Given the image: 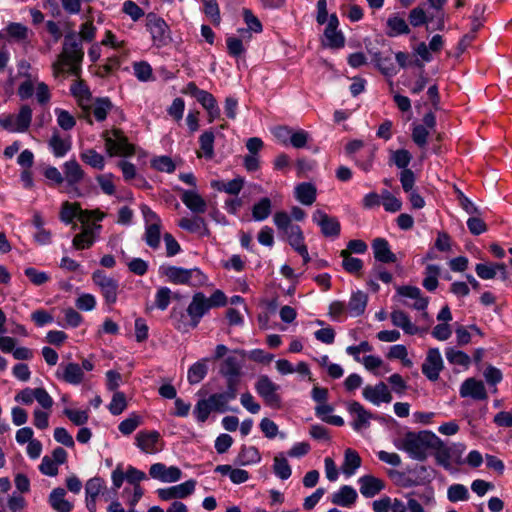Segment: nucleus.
<instances>
[{"label": "nucleus", "mask_w": 512, "mask_h": 512, "mask_svg": "<svg viewBox=\"0 0 512 512\" xmlns=\"http://www.w3.org/2000/svg\"><path fill=\"white\" fill-rule=\"evenodd\" d=\"M273 472L281 480H286L291 476V467L287 459L282 454H278L274 457Z\"/></svg>", "instance_id": "nucleus-46"}, {"label": "nucleus", "mask_w": 512, "mask_h": 512, "mask_svg": "<svg viewBox=\"0 0 512 512\" xmlns=\"http://www.w3.org/2000/svg\"><path fill=\"white\" fill-rule=\"evenodd\" d=\"M80 210V204L77 202L70 203L68 201L64 202L60 211V219L65 224H70L73 222L74 218H77V213Z\"/></svg>", "instance_id": "nucleus-56"}, {"label": "nucleus", "mask_w": 512, "mask_h": 512, "mask_svg": "<svg viewBox=\"0 0 512 512\" xmlns=\"http://www.w3.org/2000/svg\"><path fill=\"white\" fill-rule=\"evenodd\" d=\"M443 359L438 348H430L422 364V373L430 380L436 381L443 370Z\"/></svg>", "instance_id": "nucleus-13"}, {"label": "nucleus", "mask_w": 512, "mask_h": 512, "mask_svg": "<svg viewBox=\"0 0 512 512\" xmlns=\"http://www.w3.org/2000/svg\"><path fill=\"white\" fill-rule=\"evenodd\" d=\"M500 270L503 273L505 272V265L504 264H483L479 263L476 264L475 271L477 275L484 280H489L495 278L497 271Z\"/></svg>", "instance_id": "nucleus-52"}, {"label": "nucleus", "mask_w": 512, "mask_h": 512, "mask_svg": "<svg viewBox=\"0 0 512 512\" xmlns=\"http://www.w3.org/2000/svg\"><path fill=\"white\" fill-rule=\"evenodd\" d=\"M389 476L397 486L403 488H410L431 481L428 468L423 465L416 467L410 474L394 470L390 471Z\"/></svg>", "instance_id": "nucleus-7"}, {"label": "nucleus", "mask_w": 512, "mask_h": 512, "mask_svg": "<svg viewBox=\"0 0 512 512\" xmlns=\"http://www.w3.org/2000/svg\"><path fill=\"white\" fill-rule=\"evenodd\" d=\"M83 57L84 51L79 37L75 33L65 35L62 52L53 64L55 75L65 71L77 75Z\"/></svg>", "instance_id": "nucleus-3"}, {"label": "nucleus", "mask_w": 512, "mask_h": 512, "mask_svg": "<svg viewBox=\"0 0 512 512\" xmlns=\"http://www.w3.org/2000/svg\"><path fill=\"white\" fill-rule=\"evenodd\" d=\"M346 408L349 414L353 417L351 426L355 431H360L369 427L370 420L373 418V415L361 403L357 401H350L346 403Z\"/></svg>", "instance_id": "nucleus-14"}, {"label": "nucleus", "mask_w": 512, "mask_h": 512, "mask_svg": "<svg viewBox=\"0 0 512 512\" xmlns=\"http://www.w3.org/2000/svg\"><path fill=\"white\" fill-rule=\"evenodd\" d=\"M445 355L447 361L452 365H458L467 369L471 363V358L468 354L455 348H447Z\"/></svg>", "instance_id": "nucleus-45"}, {"label": "nucleus", "mask_w": 512, "mask_h": 512, "mask_svg": "<svg viewBox=\"0 0 512 512\" xmlns=\"http://www.w3.org/2000/svg\"><path fill=\"white\" fill-rule=\"evenodd\" d=\"M412 159L411 153L406 149H399L393 151L391 154V161L400 169H408V165L410 164Z\"/></svg>", "instance_id": "nucleus-63"}, {"label": "nucleus", "mask_w": 512, "mask_h": 512, "mask_svg": "<svg viewBox=\"0 0 512 512\" xmlns=\"http://www.w3.org/2000/svg\"><path fill=\"white\" fill-rule=\"evenodd\" d=\"M146 28L150 32L152 41L157 47H162L168 43L170 30L163 18L155 13H148L146 15Z\"/></svg>", "instance_id": "nucleus-10"}, {"label": "nucleus", "mask_w": 512, "mask_h": 512, "mask_svg": "<svg viewBox=\"0 0 512 512\" xmlns=\"http://www.w3.org/2000/svg\"><path fill=\"white\" fill-rule=\"evenodd\" d=\"M280 386L274 383L267 375H261L255 383V390L264 400L265 404L279 408L281 406V397L278 394Z\"/></svg>", "instance_id": "nucleus-9"}, {"label": "nucleus", "mask_w": 512, "mask_h": 512, "mask_svg": "<svg viewBox=\"0 0 512 512\" xmlns=\"http://www.w3.org/2000/svg\"><path fill=\"white\" fill-rule=\"evenodd\" d=\"M101 225L82 226L81 232L76 234L72 240V246L76 250H85L91 248L97 238Z\"/></svg>", "instance_id": "nucleus-18"}, {"label": "nucleus", "mask_w": 512, "mask_h": 512, "mask_svg": "<svg viewBox=\"0 0 512 512\" xmlns=\"http://www.w3.org/2000/svg\"><path fill=\"white\" fill-rule=\"evenodd\" d=\"M181 201L193 213L202 214L207 210L204 198L195 190H183Z\"/></svg>", "instance_id": "nucleus-25"}, {"label": "nucleus", "mask_w": 512, "mask_h": 512, "mask_svg": "<svg viewBox=\"0 0 512 512\" xmlns=\"http://www.w3.org/2000/svg\"><path fill=\"white\" fill-rule=\"evenodd\" d=\"M289 244L296 250L304 244V235L299 225L290 227L288 231L284 233Z\"/></svg>", "instance_id": "nucleus-61"}, {"label": "nucleus", "mask_w": 512, "mask_h": 512, "mask_svg": "<svg viewBox=\"0 0 512 512\" xmlns=\"http://www.w3.org/2000/svg\"><path fill=\"white\" fill-rule=\"evenodd\" d=\"M447 497L453 503L466 501L469 498V492L463 484H453L447 490Z\"/></svg>", "instance_id": "nucleus-58"}, {"label": "nucleus", "mask_w": 512, "mask_h": 512, "mask_svg": "<svg viewBox=\"0 0 512 512\" xmlns=\"http://www.w3.org/2000/svg\"><path fill=\"white\" fill-rule=\"evenodd\" d=\"M60 369L61 372H57V377L68 384L79 385L84 379V372L77 363L61 364Z\"/></svg>", "instance_id": "nucleus-23"}, {"label": "nucleus", "mask_w": 512, "mask_h": 512, "mask_svg": "<svg viewBox=\"0 0 512 512\" xmlns=\"http://www.w3.org/2000/svg\"><path fill=\"white\" fill-rule=\"evenodd\" d=\"M114 109V105L108 97H98L91 100L90 108L88 111L83 112V117L89 124H92L91 114L94 116L97 122H103L106 120L107 115Z\"/></svg>", "instance_id": "nucleus-15"}, {"label": "nucleus", "mask_w": 512, "mask_h": 512, "mask_svg": "<svg viewBox=\"0 0 512 512\" xmlns=\"http://www.w3.org/2000/svg\"><path fill=\"white\" fill-rule=\"evenodd\" d=\"M159 271L169 282L177 285L199 287L207 280L206 276L198 268L186 269L173 265H162Z\"/></svg>", "instance_id": "nucleus-4"}, {"label": "nucleus", "mask_w": 512, "mask_h": 512, "mask_svg": "<svg viewBox=\"0 0 512 512\" xmlns=\"http://www.w3.org/2000/svg\"><path fill=\"white\" fill-rule=\"evenodd\" d=\"M373 62L381 70L383 74L388 76L395 74V68L393 66L390 56L384 57L382 53L375 52L373 54Z\"/></svg>", "instance_id": "nucleus-57"}, {"label": "nucleus", "mask_w": 512, "mask_h": 512, "mask_svg": "<svg viewBox=\"0 0 512 512\" xmlns=\"http://www.w3.org/2000/svg\"><path fill=\"white\" fill-rule=\"evenodd\" d=\"M66 492L63 488H55L49 495V504L56 512H71L73 506L65 499Z\"/></svg>", "instance_id": "nucleus-35"}, {"label": "nucleus", "mask_w": 512, "mask_h": 512, "mask_svg": "<svg viewBox=\"0 0 512 512\" xmlns=\"http://www.w3.org/2000/svg\"><path fill=\"white\" fill-rule=\"evenodd\" d=\"M438 441L433 447H431L429 454L432 453L435 457L437 464L449 469L451 466V449L436 435Z\"/></svg>", "instance_id": "nucleus-33"}, {"label": "nucleus", "mask_w": 512, "mask_h": 512, "mask_svg": "<svg viewBox=\"0 0 512 512\" xmlns=\"http://www.w3.org/2000/svg\"><path fill=\"white\" fill-rule=\"evenodd\" d=\"M160 433L158 431H140L135 437L136 446L144 453L155 454L161 450L158 447Z\"/></svg>", "instance_id": "nucleus-20"}, {"label": "nucleus", "mask_w": 512, "mask_h": 512, "mask_svg": "<svg viewBox=\"0 0 512 512\" xmlns=\"http://www.w3.org/2000/svg\"><path fill=\"white\" fill-rule=\"evenodd\" d=\"M324 45L332 49H340L345 45V37L343 33L338 30H324Z\"/></svg>", "instance_id": "nucleus-51"}, {"label": "nucleus", "mask_w": 512, "mask_h": 512, "mask_svg": "<svg viewBox=\"0 0 512 512\" xmlns=\"http://www.w3.org/2000/svg\"><path fill=\"white\" fill-rule=\"evenodd\" d=\"M361 463L362 460L358 452L351 448H347L344 452V461L341 466L343 474L347 477H351L361 466Z\"/></svg>", "instance_id": "nucleus-34"}, {"label": "nucleus", "mask_w": 512, "mask_h": 512, "mask_svg": "<svg viewBox=\"0 0 512 512\" xmlns=\"http://www.w3.org/2000/svg\"><path fill=\"white\" fill-rule=\"evenodd\" d=\"M367 305V295L361 291L353 293L348 302V310L351 316L357 317L364 313Z\"/></svg>", "instance_id": "nucleus-39"}, {"label": "nucleus", "mask_w": 512, "mask_h": 512, "mask_svg": "<svg viewBox=\"0 0 512 512\" xmlns=\"http://www.w3.org/2000/svg\"><path fill=\"white\" fill-rule=\"evenodd\" d=\"M161 227L162 226H147L143 240L152 249H158L161 243Z\"/></svg>", "instance_id": "nucleus-53"}, {"label": "nucleus", "mask_w": 512, "mask_h": 512, "mask_svg": "<svg viewBox=\"0 0 512 512\" xmlns=\"http://www.w3.org/2000/svg\"><path fill=\"white\" fill-rule=\"evenodd\" d=\"M272 211V202L268 197L261 198L252 207V218L255 221H264Z\"/></svg>", "instance_id": "nucleus-42"}, {"label": "nucleus", "mask_w": 512, "mask_h": 512, "mask_svg": "<svg viewBox=\"0 0 512 512\" xmlns=\"http://www.w3.org/2000/svg\"><path fill=\"white\" fill-rule=\"evenodd\" d=\"M244 182V178L238 176L227 182L223 180H212L210 185L216 191L237 196L243 189Z\"/></svg>", "instance_id": "nucleus-28"}, {"label": "nucleus", "mask_w": 512, "mask_h": 512, "mask_svg": "<svg viewBox=\"0 0 512 512\" xmlns=\"http://www.w3.org/2000/svg\"><path fill=\"white\" fill-rule=\"evenodd\" d=\"M6 32L9 38L15 41H25L28 38V28L17 22H11L6 27Z\"/></svg>", "instance_id": "nucleus-55"}, {"label": "nucleus", "mask_w": 512, "mask_h": 512, "mask_svg": "<svg viewBox=\"0 0 512 512\" xmlns=\"http://www.w3.org/2000/svg\"><path fill=\"white\" fill-rule=\"evenodd\" d=\"M358 483L360 485V493L366 498L376 496L385 488L384 482L373 475L360 477Z\"/></svg>", "instance_id": "nucleus-24"}, {"label": "nucleus", "mask_w": 512, "mask_h": 512, "mask_svg": "<svg viewBox=\"0 0 512 512\" xmlns=\"http://www.w3.org/2000/svg\"><path fill=\"white\" fill-rule=\"evenodd\" d=\"M261 461V455L254 446H242L236 457V463L241 466L257 464Z\"/></svg>", "instance_id": "nucleus-38"}, {"label": "nucleus", "mask_w": 512, "mask_h": 512, "mask_svg": "<svg viewBox=\"0 0 512 512\" xmlns=\"http://www.w3.org/2000/svg\"><path fill=\"white\" fill-rule=\"evenodd\" d=\"M295 197L303 205H312L316 200V188L311 183H300L295 187Z\"/></svg>", "instance_id": "nucleus-36"}, {"label": "nucleus", "mask_w": 512, "mask_h": 512, "mask_svg": "<svg viewBox=\"0 0 512 512\" xmlns=\"http://www.w3.org/2000/svg\"><path fill=\"white\" fill-rule=\"evenodd\" d=\"M362 395L374 405L390 403L392 401V395L384 382H379L375 386L367 385L364 387Z\"/></svg>", "instance_id": "nucleus-19"}, {"label": "nucleus", "mask_w": 512, "mask_h": 512, "mask_svg": "<svg viewBox=\"0 0 512 512\" xmlns=\"http://www.w3.org/2000/svg\"><path fill=\"white\" fill-rule=\"evenodd\" d=\"M436 434L431 431H408L395 441L397 449L404 451L417 461H424L429 455L431 447L437 444Z\"/></svg>", "instance_id": "nucleus-2"}, {"label": "nucleus", "mask_w": 512, "mask_h": 512, "mask_svg": "<svg viewBox=\"0 0 512 512\" xmlns=\"http://www.w3.org/2000/svg\"><path fill=\"white\" fill-rule=\"evenodd\" d=\"M106 491L105 481L101 477H93L86 482L85 493L86 497L98 498L99 495H104Z\"/></svg>", "instance_id": "nucleus-49"}, {"label": "nucleus", "mask_w": 512, "mask_h": 512, "mask_svg": "<svg viewBox=\"0 0 512 512\" xmlns=\"http://www.w3.org/2000/svg\"><path fill=\"white\" fill-rule=\"evenodd\" d=\"M80 158L84 163L98 170H102L105 166L103 155L94 149H87L81 152Z\"/></svg>", "instance_id": "nucleus-48"}, {"label": "nucleus", "mask_w": 512, "mask_h": 512, "mask_svg": "<svg viewBox=\"0 0 512 512\" xmlns=\"http://www.w3.org/2000/svg\"><path fill=\"white\" fill-rule=\"evenodd\" d=\"M92 281L99 288L104 301L108 305L116 303L119 292L118 280L108 276L104 270L97 269L92 273Z\"/></svg>", "instance_id": "nucleus-8"}, {"label": "nucleus", "mask_w": 512, "mask_h": 512, "mask_svg": "<svg viewBox=\"0 0 512 512\" xmlns=\"http://www.w3.org/2000/svg\"><path fill=\"white\" fill-rule=\"evenodd\" d=\"M461 397H471L475 400L487 399V392L482 381L475 378L466 379L460 387Z\"/></svg>", "instance_id": "nucleus-22"}, {"label": "nucleus", "mask_w": 512, "mask_h": 512, "mask_svg": "<svg viewBox=\"0 0 512 512\" xmlns=\"http://www.w3.org/2000/svg\"><path fill=\"white\" fill-rule=\"evenodd\" d=\"M386 34L389 37H397L399 35L409 34L410 28L406 20L398 14H392L387 19Z\"/></svg>", "instance_id": "nucleus-32"}, {"label": "nucleus", "mask_w": 512, "mask_h": 512, "mask_svg": "<svg viewBox=\"0 0 512 512\" xmlns=\"http://www.w3.org/2000/svg\"><path fill=\"white\" fill-rule=\"evenodd\" d=\"M356 490L349 485H344L332 495V503L341 507H351L357 500Z\"/></svg>", "instance_id": "nucleus-29"}, {"label": "nucleus", "mask_w": 512, "mask_h": 512, "mask_svg": "<svg viewBox=\"0 0 512 512\" xmlns=\"http://www.w3.org/2000/svg\"><path fill=\"white\" fill-rule=\"evenodd\" d=\"M398 295L414 300L412 304L404 301L403 304L409 308H413L418 311H422V317L428 318V313L426 312L429 298L425 297L422 291L416 286L404 285L397 288Z\"/></svg>", "instance_id": "nucleus-11"}, {"label": "nucleus", "mask_w": 512, "mask_h": 512, "mask_svg": "<svg viewBox=\"0 0 512 512\" xmlns=\"http://www.w3.org/2000/svg\"><path fill=\"white\" fill-rule=\"evenodd\" d=\"M63 174L64 181H66L67 186L69 187V192L80 196L81 193L77 185L83 180L85 176V172L80 164L74 159L66 161L63 164Z\"/></svg>", "instance_id": "nucleus-12"}, {"label": "nucleus", "mask_w": 512, "mask_h": 512, "mask_svg": "<svg viewBox=\"0 0 512 512\" xmlns=\"http://www.w3.org/2000/svg\"><path fill=\"white\" fill-rule=\"evenodd\" d=\"M151 167L160 172L172 173L175 171V164L169 156H158L151 160Z\"/></svg>", "instance_id": "nucleus-60"}, {"label": "nucleus", "mask_w": 512, "mask_h": 512, "mask_svg": "<svg viewBox=\"0 0 512 512\" xmlns=\"http://www.w3.org/2000/svg\"><path fill=\"white\" fill-rule=\"evenodd\" d=\"M48 144L54 156L58 158L65 156L71 149L70 138H62L58 132L53 133Z\"/></svg>", "instance_id": "nucleus-37"}, {"label": "nucleus", "mask_w": 512, "mask_h": 512, "mask_svg": "<svg viewBox=\"0 0 512 512\" xmlns=\"http://www.w3.org/2000/svg\"><path fill=\"white\" fill-rule=\"evenodd\" d=\"M195 486L196 481L190 479L181 484L169 488H160L157 490V494L158 497L163 501H169L172 499H183L194 492Z\"/></svg>", "instance_id": "nucleus-17"}, {"label": "nucleus", "mask_w": 512, "mask_h": 512, "mask_svg": "<svg viewBox=\"0 0 512 512\" xmlns=\"http://www.w3.org/2000/svg\"><path fill=\"white\" fill-rule=\"evenodd\" d=\"M55 115L57 117V124L65 131L73 129L76 125V120L72 114L67 110L56 108Z\"/></svg>", "instance_id": "nucleus-59"}, {"label": "nucleus", "mask_w": 512, "mask_h": 512, "mask_svg": "<svg viewBox=\"0 0 512 512\" xmlns=\"http://www.w3.org/2000/svg\"><path fill=\"white\" fill-rule=\"evenodd\" d=\"M70 92L76 98L82 112L88 111L92 100L89 87L83 81H76L70 86Z\"/></svg>", "instance_id": "nucleus-26"}, {"label": "nucleus", "mask_w": 512, "mask_h": 512, "mask_svg": "<svg viewBox=\"0 0 512 512\" xmlns=\"http://www.w3.org/2000/svg\"><path fill=\"white\" fill-rule=\"evenodd\" d=\"M107 152L113 155L132 156L135 153L134 145L128 142V138L120 129L114 128L103 133Z\"/></svg>", "instance_id": "nucleus-6"}, {"label": "nucleus", "mask_w": 512, "mask_h": 512, "mask_svg": "<svg viewBox=\"0 0 512 512\" xmlns=\"http://www.w3.org/2000/svg\"><path fill=\"white\" fill-rule=\"evenodd\" d=\"M211 411H214V408H212V404L208 398V399L199 400L197 402L195 409H194V414H195L197 420L199 422L203 423L208 419Z\"/></svg>", "instance_id": "nucleus-64"}, {"label": "nucleus", "mask_w": 512, "mask_h": 512, "mask_svg": "<svg viewBox=\"0 0 512 512\" xmlns=\"http://www.w3.org/2000/svg\"><path fill=\"white\" fill-rule=\"evenodd\" d=\"M374 258L381 263L396 262V255L390 250L389 243L384 238H376L372 242Z\"/></svg>", "instance_id": "nucleus-27"}, {"label": "nucleus", "mask_w": 512, "mask_h": 512, "mask_svg": "<svg viewBox=\"0 0 512 512\" xmlns=\"http://www.w3.org/2000/svg\"><path fill=\"white\" fill-rule=\"evenodd\" d=\"M391 322L394 326L401 328L408 335L419 333V328L413 324L408 314L402 310H394L390 315Z\"/></svg>", "instance_id": "nucleus-31"}, {"label": "nucleus", "mask_w": 512, "mask_h": 512, "mask_svg": "<svg viewBox=\"0 0 512 512\" xmlns=\"http://www.w3.org/2000/svg\"><path fill=\"white\" fill-rule=\"evenodd\" d=\"M312 220L316 223L325 237H338L341 226L336 217L329 216L323 210H316L312 215Z\"/></svg>", "instance_id": "nucleus-16"}, {"label": "nucleus", "mask_w": 512, "mask_h": 512, "mask_svg": "<svg viewBox=\"0 0 512 512\" xmlns=\"http://www.w3.org/2000/svg\"><path fill=\"white\" fill-rule=\"evenodd\" d=\"M245 356L244 350L237 349L222 361L219 372L226 379V384L239 385Z\"/></svg>", "instance_id": "nucleus-5"}, {"label": "nucleus", "mask_w": 512, "mask_h": 512, "mask_svg": "<svg viewBox=\"0 0 512 512\" xmlns=\"http://www.w3.org/2000/svg\"><path fill=\"white\" fill-rule=\"evenodd\" d=\"M179 227L190 232L198 233L201 236L209 235V229L204 218L200 216H194L192 218L183 217L178 223Z\"/></svg>", "instance_id": "nucleus-30"}, {"label": "nucleus", "mask_w": 512, "mask_h": 512, "mask_svg": "<svg viewBox=\"0 0 512 512\" xmlns=\"http://www.w3.org/2000/svg\"><path fill=\"white\" fill-rule=\"evenodd\" d=\"M32 121V109L28 105H22L17 115H15V125L19 129V133L26 132Z\"/></svg>", "instance_id": "nucleus-47"}, {"label": "nucleus", "mask_w": 512, "mask_h": 512, "mask_svg": "<svg viewBox=\"0 0 512 512\" xmlns=\"http://www.w3.org/2000/svg\"><path fill=\"white\" fill-rule=\"evenodd\" d=\"M226 303L227 297L221 290H215L210 297H206L202 292H196L192 296V300L186 309L188 319H186V316L183 313L177 317L176 313L173 311L171 314L173 325L180 332H187L189 329H195L199 325L201 319L211 309L223 307Z\"/></svg>", "instance_id": "nucleus-1"}, {"label": "nucleus", "mask_w": 512, "mask_h": 512, "mask_svg": "<svg viewBox=\"0 0 512 512\" xmlns=\"http://www.w3.org/2000/svg\"><path fill=\"white\" fill-rule=\"evenodd\" d=\"M25 504L23 496L13 493L6 502L0 499V512H21Z\"/></svg>", "instance_id": "nucleus-43"}, {"label": "nucleus", "mask_w": 512, "mask_h": 512, "mask_svg": "<svg viewBox=\"0 0 512 512\" xmlns=\"http://www.w3.org/2000/svg\"><path fill=\"white\" fill-rule=\"evenodd\" d=\"M441 269L438 265L429 264L426 266L424 271V279L422 282L423 287L432 292L438 287V278L440 276Z\"/></svg>", "instance_id": "nucleus-41"}, {"label": "nucleus", "mask_w": 512, "mask_h": 512, "mask_svg": "<svg viewBox=\"0 0 512 512\" xmlns=\"http://www.w3.org/2000/svg\"><path fill=\"white\" fill-rule=\"evenodd\" d=\"M340 256L343 258L342 266L348 273L357 274L363 268V261L359 258L352 257L350 251L342 250Z\"/></svg>", "instance_id": "nucleus-50"}, {"label": "nucleus", "mask_w": 512, "mask_h": 512, "mask_svg": "<svg viewBox=\"0 0 512 512\" xmlns=\"http://www.w3.org/2000/svg\"><path fill=\"white\" fill-rule=\"evenodd\" d=\"M142 423V417L136 413L130 414V416L120 422L118 429L123 435L132 434Z\"/></svg>", "instance_id": "nucleus-54"}, {"label": "nucleus", "mask_w": 512, "mask_h": 512, "mask_svg": "<svg viewBox=\"0 0 512 512\" xmlns=\"http://www.w3.org/2000/svg\"><path fill=\"white\" fill-rule=\"evenodd\" d=\"M238 393V386L231 384H226V390L221 393H214L210 395L208 398L212 404V408L214 411L224 413L228 408V403L232 400H235Z\"/></svg>", "instance_id": "nucleus-21"}, {"label": "nucleus", "mask_w": 512, "mask_h": 512, "mask_svg": "<svg viewBox=\"0 0 512 512\" xmlns=\"http://www.w3.org/2000/svg\"><path fill=\"white\" fill-rule=\"evenodd\" d=\"M214 140L215 136L212 130L203 132L199 137L200 149L202 153H198V157L212 159L214 157Z\"/></svg>", "instance_id": "nucleus-40"}, {"label": "nucleus", "mask_w": 512, "mask_h": 512, "mask_svg": "<svg viewBox=\"0 0 512 512\" xmlns=\"http://www.w3.org/2000/svg\"><path fill=\"white\" fill-rule=\"evenodd\" d=\"M207 359H202L194 363L188 370L187 379L190 384H197L201 382L207 375Z\"/></svg>", "instance_id": "nucleus-44"}, {"label": "nucleus", "mask_w": 512, "mask_h": 512, "mask_svg": "<svg viewBox=\"0 0 512 512\" xmlns=\"http://www.w3.org/2000/svg\"><path fill=\"white\" fill-rule=\"evenodd\" d=\"M134 75L142 82H146L152 79L153 70L149 63L145 61L135 62L133 64Z\"/></svg>", "instance_id": "nucleus-62"}]
</instances>
